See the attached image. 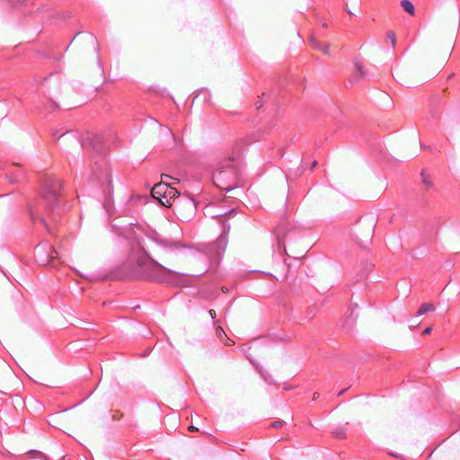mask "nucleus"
Returning <instances> with one entry per match:
<instances>
[{"instance_id":"1","label":"nucleus","mask_w":460,"mask_h":460,"mask_svg":"<svg viewBox=\"0 0 460 460\" xmlns=\"http://www.w3.org/2000/svg\"><path fill=\"white\" fill-rule=\"evenodd\" d=\"M460 26V13L457 9L450 13L449 20L447 22V30L448 33V41L443 49H435L428 62V69L433 75L440 70L449 58L453 49L455 40Z\"/></svg>"},{"instance_id":"2","label":"nucleus","mask_w":460,"mask_h":460,"mask_svg":"<svg viewBox=\"0 0 460 460\" xmlns=\"http://www.w3.org/2000/svg\"><path fill=\"white\" fill-rule=\"evenodd\" d=\"M62 182L58 179H45L41 187L42 199L52 209L58 202L61 194Z\"/></svg>"},{"instance_id":"3","label":"nucleus","mask_w":460,"mask_h":460,"mask_svg":"<svg viewBox=\"0 0 460 460\" xmlns=\"http://www.w3.org/2000/svg\"><path fill=\"white\" fill-rule=\"evenodd\" d=\"M83 415L77 411H64L51 416L49 423L61 429L72 431L78 425Z\"/></svg>"},{"instance_id":"4","label":"nucleus","mask_w":460,"mask_h":460,"mask_svg":"<svg viewBox=\"0 0 460 460\" xmlns=\"http://www.w3.org/2000/svg\"><path fill=\"white\" fill-rule=\"evenodd\" d=\"M234 160V157H229L227 160H226L224 164L219 168L217 172L215 173L213 177L214 182L218 188L228 191L234 189V187L229 184V182L235 176V169L230 164V163Z\"/></svg>"},{"instance_id":"5","label":"nucleus","mask_w":460,"mask_h":460,"mask_svg":"<svg viewBox=\"0 0 460 460\" xmlns=\"http://www.w3.org/2000/svg\"><path fill=\"white\" fill-rule=\"evenodd\" d=\"M15 383V376L12 367L0 360V392L9 389Z\"/></svg>"},{"instance_id":"6","label":"nucleus","mask_w":460,"mask_h":460,"mask_svg":"<svg viewBox=\"0 0 460 460\" xmlns=\"http://www.w3.org/2000/svg\"><path fill=\"white\" fill-rule=\"evenodd\" d=\"M387 185V180L385 178L374 180L367 186L366 196L370 199L377 198L386 190Z\"/></svg>"},{"instance_id":"7","label":"nucleus","mask_w":460,"mask_h":460,"mask_svg":"<svg viewBox=\"0 0 460 460\" xmlns=\"http://www.w3.org/2000/svg\"><path fill=\"white\" fill-rule=\"evenodd\" d=\"M375 223L373 221H367L359 225L358 228L357 238L362 244L369 242L374 235Z\"/></svg>"},{"instance_id":"8","label":"nucleus","mask_w":460,"mask_h":460,"mask_svg":"<svg viewBox=\"0 0 460 460\" xmlns=\"http://www.w3.org/2000/svg\"><path fill=\"white\" fill-rule=\"evenodd\" d=\"M178 196H179V191L176 189L169 186L168 190H166V193L164 194V197L160 199L159 203L167 208L172 207V199H174Z\"/></svg>"},{"instance_id":"9","label":"nucleus","mask_w":460,"mask_h":460,"mask_svg":"<svg viewBox=\"0 0 460 460\" xmlns=\"http://www.w3.org/2000/svg\"><path fill=\"white\" fill-rule=\"evenodd\" d=\"M169 186L170 185L167 182L163 181L159 183H156L153 187L151 191L153 198L159 201L160 199L164 197V194L166 193V190H168Z\"/></svg>"},{"instance_id":"10","label":"nucleus","mask_w":460,"mask_h":460,"mask_svg":"<svg viewBox=\"0 0 460 460\" xmlns=\"http://www.w3.org/2000/svg\"><path fill=\"white\" fill-rule=\"evenodd\" d=\"M27 375L34 380H40L42 378L41 368L34 363H27L25 366Z\"/></svg>"},{"instance_id":"11","label":"nucleus","mask_w":460,"mask_h":460,"mask_svg":"<svg viewBox=\"0 0 460 460\" xmlns=\"http://www.w3.org/2000/svg\"><path fill=\"white\" fill-rule=\"evenodd\" d=\"M177 210L181 218L184 220H188L194 214V202L193 200H190L188 203V208H183L180 204H177Z\"/></svg>"},{"instance_id":"12","label":"nucleus","mask_w":460,"mask_h":460,"mask_svg":"<svg viewBox=\"0 0 460 460\" xmlns=\"http://www.w3.org/2000/svg\"><path fill=\"white\" fill-rule=\"evenodd\" d=\"M310 42H311V44L313 45V47L314 49H316L319 51L323 52L324 55H327V56L330 55L331 51H330V45L329 44H327L325 42H320L316 39H314V37L310 38Z\"/></svg>"},{"instance_id":"13","label":"nucleus","mask_w":460,"mask_h":460,"mask_svg":"<svg viewBox=\"0 0 460 460\" xmlns=\"http://www.w3.org/2000/svg\"><path fill=\"white\" fill-rule=\"evenodd\" d=\"M401 6L410 15H411V16L415 15V7L410 0H402Z\"/></svg>"},{"instance_id":"14","label":"nucleus","mask_w":460,"mask_h":460,"mask_svg":"<svg viewBox=\"0 0 460 460\" xmlns=\"http://www.w3.org/2000/svg\"><path fill=\"white\" fill-rule=\"evenodd\" d=\"M435 309V305L432 303H424L420 306L417 314L422 315L428 312H433Z\"/></svg>"},{"instance_id":"15","label":"nucleus","mask_w":460,"mask_h":460,"mask_svg":"<svg viewBox=\"0 0 460 460\" xmlns=\"http://www.w3.org/2000/svg\"><path fill=\"white\" fill-rule=\"evenodd\" d=\"M286 252L289 256H293L295 258H298V257H302L304 255L305 250H298V249H296V248L292 246V247L289 248V252H288L286 250Z\"/></svg>"},{"instance_id":"16","label":"nucleus","mask_w":460,"mask_h":460,"mask_svg":"<svg viewBox=\"0 0 460 460\" xmlns=\"http://www.w3.org/2000/svg\"><path fill=\"white\" fill-rule=\"evenodd\" d=\"M354 65L357 75L360 77L364 76L366 75V71L364 69L362 62L359 60H355Z\"/></svg>"},{"instance_id":"17","label":"nucleus","mask_w":460,"mask_h":460,"mask_svg":"<svg viewBox=\"0 0 460 460\" xmlns=\"http://www.w3.org/2000/svg\"><path fill=\"white\" fill-rule=\"evenodd\" d=\"M422 183L427 190L430 189L433 185L430 178L422 173Z\"/></svg>"},{"instance_id":"18","label":"nucleus","mask_w":460,"mask_h":460,"mask_svg":"<svg viewBox=\"0 0 460 460\" xmlns=\"http://www.w3.org/2000/svg\"><path fill=\"white\" fill-rule=\"evenodd\" d=\"M387 38L391 41L392 47L394 48L396 43L395 33L394 31H388Z\"/></svg>"},{"instance_id":"19","label":"nucleus","mask_w":460,"mask_h":460,"mask_svg":"<svg viewBox=\"0 0 460 460\" xmlns=\"http://www.w3.org/2000/svg\"><path fill=\"white\" fill-rule=\"evenodd\" d=\"M429 114H430L431 118L434 119H439L441 117V113L438 111H435V110H431L429 111Z\"/></svg>"},{"instance_id":"20","label":"nucleus","mask_w":460,"mask_h":460,"mask_svg":"<svg viewBox=\"0 0 460 460\" xmlns=\"http://www.w3.org/2000/svg\"><path fill=\"white\" fill-rule=\"evenodd\" d=\"M6 177L8 181L12 183H17L19 181L17 176L13 173L8 174Z\"/></svg>"},{"instance_id":"21","label":"nucleus","mask_w":460,"mask_h":460,"mask_svg":"<svg viewBox=\"0 0 460 460\" xmlns=\"http://www.w3.org/2000/svg\"><path fill=\"white\" fill-rule=\"evenodd\" d=\"M283 424H284L283 420H277V421H274L271 424V427L276 428V429H279V428H281L283 426Z\"/></svg>"},{"instance_id":"22","label":"nucleus","mask_w":460,"mask_h":460,"mask_svg":"<svg viewBox=\"0 0 460 460\" xmlns=\"http://www.w3.org/2000/svg\"><path fill=\"white\" fill-rule=\"evenodd\" d=\"M58 258L57 252L55 250H52V252L49 254V263H52L54 260Z\"/></svg>"},{"instance_id":"23","label":"nucleus","mask_w":460,"mask_h":460,"mask_svg":"<svg viewBox=\"0 0 460 460\" xmlns=\"http://www.w3.org/2000/svg\"><path fill=\"white\" fill-rule=\"evenodd\" d=\"M216 334L217 337L221 338L222 335L225 334V332L221 326H217L216 329Z\"/></svg>"},{"instance_id":"24","label":"nucleus","mask_w":460,"mask_h":460,"mask_svg":"<svg viewBox=\"0 0 460 460\" xmlns=\"http://www.w3.org/2000/svg\"><path fill=\"white\" fill-rule=\"evenodd\" d=\"M431 330H432V326H429V327H427V328L422 332V334H423V335H429V334H430Z\"/></svg>"},{"instance_id":"25","label":"nucleus","mask_w":460,"mask_h":460,"mask_svg":"<svg viewBox=\"0 0 460 460\" xmlns=\"http://www.w3.org/2000/svg\"><path fill=\"white\" fill-rule=\"evenodd\" d=\"M89 43L93 47V49L94 51L96 50V42H95V40L93 38H90L89 39Z\"/></svg>"},{"instance_id":"26","label":"nucleus","mask_w":460,"mask_h":460,"mask_svg":"<svg viewBox=\"0 0 460 460\" xmlns=\"http://www.w3.org/2000/svg\"><path fill=\"white\" fill-rule=\"evenodd\" d=\"M188 430H189V431H190V432H196V431H198V430H199V429H198V428H196L195 426H192V425H191V426H190V427L188 428Z\"/></svg>"},{"instance_id":"27","label":"nucleus","mask_w":460,"mask_h":460,"mask_svg":"<svg viewBox=\"0 0 460 460\" xmlns=\"http://www.w3.org/2000/svg\"><path fill=\"white\" fill-rule=\"evenodd\" d=\"M208 314L211 316V318H215L216 317V311L214 309H210L208 311Z\"/></svg>"},{"instance_id":"28","label":"nucleus","mask_w":460,"mask_h":460,"mask_svg":"<svg viewBox=\"0 0 460 460\" xmlns=\"http://www.w3.org/2000/svg\"><path fill=\"white\" fill-rule=\"evenodd\" d=\"M336 436L341 438H344L346 437L343 432H336Z\"/></svg>"},{"instance_id":"29","label":"nucleus","mask_w":460,"mask_h":460,"mask_svg":"<svg viewBox=\"0 0 460 460\" xmlns=\"http://www.w3.org/2000/svg\"><path fill=\"white\" fill-rule=\"evenodd\" d=\"M161 178H162V180H164V181H167V179H172V177H171V176H169V175H167V174H162V175H161Z\"/></svg>"},{"instance_id":"30","label":"nucleus","mask_w":460,"mask_h":460,"mask_svg":"<svg viewBox=\"0 0 460 460\" xmlns=\"http://www.w3.org/2000/svg\"><path fill=\"white\" fill-rule=\"evenodd\" d=\"M161 178H162V180H164V181H167V179H172V177H171V176H169V175H167V174H162V175H161Z\"/></svg>"},{"instance_id":"31","label":"nucleus","mask_w":460,"mask_h":460,"mask_svg":"<svg viewBox=\"0 0 460 460\" xmlns=\"http://www.w3.org/2000/svg\"><path fill=\"white\" fill-rule=\"evenodd\" d=\"M121 417H122V414H121V413H116V414H114V415H113V419H114V420L119 419V418H121Z\"/></svg>"},{"instance_id":"32","label":"nucleus","mask_w":460,"mask_h":460,"mask_svg":"<svg viewBox=\"0 0 460 460\" xmlns=\"http://www.w3.org/2000/svg\"><path fill=\"white\" fill-rule=\"evenodd\" d=\"M319 396H320V394H319L318 393H314V394H313V400H314V401L317 400V399L319 398Z\"/></svg>"},{"instance_id":"33","label":"nucleus","mask_w":460,"mask_h":460,"mask_svg":"<svg viewBox=\"0 0 460 460\" xmlns=\"http://www.w3.org/2000/svg\"><path fill=\"white\" fill-rule=\"evenodd\" d=\"M317 165V162L316 161H314L311 164V169H314Z\"/></svg>"},{"instance_id":"34","label":"nucleus","mask_w":460,"mask_h":460,"mask_svg":"<svg viewBox=\"0 0 460 460\" xmlns=\"http://www.w3.org/2000/svg\"><path fill=\"white\" fill-rule=\"evenodd\" d=\"M345 392V389L341 390L340 393H339V395H342Z\"/></svg>"},{"instance_id":"35","label":"nucleus","mask_w":460,"mask_h":460,"mask_svg":"<svg viewBox=\"0 0 460 460\" xmlns=\"http://www.w3.org/2000/svg\"><path fill=\"white\" fill-rule=\"evenodd\" d=\"M348 13L351 14L352 13L349 10H346Z\"/></svg>"}]
</instances>
